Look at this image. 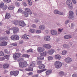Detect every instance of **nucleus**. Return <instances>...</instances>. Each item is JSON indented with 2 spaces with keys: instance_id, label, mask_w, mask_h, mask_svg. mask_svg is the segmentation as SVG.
Listing matches in <instances>:
<instances>
[{
  "instance_id": "1a4fd4ad",
  "label": "nucleus",
  "mask_w": 77,
  "mask_h": 77,
  "mask_svg": "<svg viewBox=\"0 0 77 77\" xmlns=\"http://www.w3.org/2000/svg\"><path fill=\"white\" fill-rule=\"evenodd\" d=\"M64 60L66 63H71L72 62V59L69 57L67 58Z\"/></svg>"
},
{
  "instance_id": "c03bdc74",
  "label": "nucleus",
  "mask_w": 77,
  "mask_h": 77,
  "mask_svg": "<svg viewBox=\"0 0 77 77\" xmlns=\"http://www.w3.org/2000/svg\"><path fill=\"white\" fill-rule=\"evenodd\" d=\"M29 32L31 33H35V30H34V29H31L29 30Z\"/></svg>"
},
{
  "instance_id": "2f4dec72",
  "label": "nucleus",
  "mask_w": 77,
  "mask_h": 77,
  "mask_svg": "<svg viewBox=\"0 0 77 77\" xmlns=\"http://www.w3.org/2000/svg\"><path fill=\"white\" fill-rule=\"evenodd\" d=\"M28 5L29 6H32V1H31V0H26Z\"/></svg>"
},
{
  "instance_id": "9b49d317",
  "label": "nucleus",
  "mask_w": 77,
  "mask_h": 77,
  "mask_svg": "<svg viewBox=\"0 0 77 77\" xmlns=\"http://www.w3.org/2000/svg\"><path fill=\"white\" fill-rule=\"evenodd\" d=\"M19 26H21L22 27H24L26 26V24L24 22V21L21 20L20 21Z\"/></svg>"
},
{
  "instance_id": "ddd939ff",
  "label": "nucleus",
  "mask_w": 77,
  "mask_h": 77,
  "mask_svg": "<svg viewBox=\"0 0 77 77\" xmlns=\"http://www.w3.org/2000/svg\"><path fill=\"white\" fill-rule=\"evenodd\" d=\"M51 34H52V35H56L57 34V31L53 29L51 30Z\"/></svg>"
},
{
  "instance_id": "de8ad7c7",
  "label": "nucleus",
  "mask_w": 77,
  "mask_h": 77,
  "mask_svg": "<svg viewBox=\"0 0 77 77\" xmlns=\"http://www.w3.org/2000/svg\"><path fill=\"white\" fill-rule=\"evenodd\" d=\"M48 60H52L53 59V57L50 56L48 57Z\"/></svg>"
},
{
  "instance_id": "6e6d98bb",
  "label": "nucleus",
  "mask_w": 77,
  "mask_h": 77,
  "mask_svg": "<svg viewBox=\"0 0 77 77\" xmlns=\"http://www.w3.org/2000/svg\"><path fill=\"white\" fill-rule=\"evenodd\" d=\"M6 33H7V34H8V35H9L10 34V32L9 31L7 30L6 31Z\"/></svg>"
},
{
  "instance_id": "4468645a",
  "label": "nucleus",
  "mask_w": 77,
  "mask_h": 77,
  "mask_svg": "<svg viewBox=\"0 0 77 77\" xmlns=\"http://www.w3.org/2000/svg\"><path fill=\"white\" fill-rule=\"evenodd\" d=\"M7 44H8V43L6 42H2L0 43V47H2L3 46H6V45H7Z\"/></svg>"
},
{
  "instance_id": "680f3d73",
  "label": "nucleus",
  "mask_w": 77,
  "mask_h": 77,
  "mask_svg": "<svg viewBox=\"0 0 77 77\" xmlns=\"http://www.w3.org/2000/svg\"><path fill=\"white\" fill-rule=\"evenodd\" d=\"M63 30V29H59L58 30V32H62V31Z\"/></svg>"
},
{
  "instance_id": "79ce46f5",
  "label": "nucleus",
  "mask_w": 77,
  "mask_h": 77,
  "mask_svg": "<svg viewBox=\"0 0 77 77\" xmlns=\"http://www.w3.org/2000/svg\"><path fill=\"white\" fill-rule=\"evenodd\" d=\"M26 51L27 53H33V50L30 49H29L27 50Z\"/></svg>"
},
{
  "instance_id": "338daca9",
  "label": "nucleus",
  "mask_w": 77,
  "mask_h": 77,
  "mask_svg": "<svg viewBox=\"0 0 77 77\" xmlns=\"http://www.w3.org/2000/svg\"><path fill=\"white\" fill-rule=\"evenodd\" d=\"M72 1L74 4H75V3H76V2L75 1V0H72Z\"/></svg>"
},
{
  "instance_id": "20e7f679",
  "label": "nucleus",
  "mask_w": 77,
  "mask_h": 77,
  "mask_svg": "<svg viewBox=\"0 0 77 77\" xmlns=\"http://www.w3.org/2000/svg\"><path fill=\"white\" fill-rule=\"evenodd\" d=\"M66 3L67 5H68L69 6V8L70 9H72V2L70 0H67L66 1Z\"/></svg>"
},
{
  "instance_id": "72a5a7b5",
  "label": "nucleus",
  "mask_w": 77,
  "mask_h": 77,
  "mask_svg": "<svg viewBox=\"0 0 77 77\" xmlns=\"http://www.w3.org/2000/svg\"><path fill=\"white\" fill-rule=\"evenodd\" d=\"M18 73H19V72H18V71H14V75H18Z\"/></svg>"
},
{
  "instance_id": "5fc2aeb1",
  "label": "nucleus",
  "mask_w": 77,
  "mask_h": 77,
  "mask_svg": "<svg viewBox=\"0 0 77 77\" xmlns=\"http://www.w3.org/2000/svg\"><path fill=\"white\" fill-rule=\"evenodd\" d=\"M23 4L24 6L26 7V6H27V4H26V3L24 2H23Z\"/></svg>"
},
{
  "instance_id": "a18cd8bd",
  "label": "nucleus",
  "mask_w": 77,
  "mask_h": 77,
  "mask_svg": "<svg viewBox=\"0 0 77 77\" xmlns=\"http://www.w3.org/2000/svg\"><path fill=\"white\" fill-rule=\"evenodd\" d=\"M4 1L5 2L8 3H10V2H11V0H4Z\"/></svg>"
},
{
  "instance_id": "6ab92c4d",
  "label": "nucleus",
  "mask_w": 77,
  "mask_h": 77,
  "mask_svg": "<svg viewBox=\"0 0 77 77\" xmlns=\"http://www.w3.org/2000/svg\"><path fill=\"white\" fill-rule=\"evenodd\" d=\"M72 38V36L70 35H66L64 36V39H70V38Z\"/></svg>"
},
{
  "instance_id": "f257e3e1",
  "label": "nucleus",
  "mask_w": 77,
  "mask_h": 77,
  "mask_svg": "<svg viewBox=\"0 0 77 77\" xmlns=\"http://www.w3.org/2000/svg\"><path fill=\"white\" fill-rule=\"evenodd\" d=\"M24 16L26 17H27L29 16V15H32V12L30 11V9L26 8L25 9V11L23 13Z\"/></svg>"
},
{
  "instance_id": "412c9836",
  "label": "nucleus",
  "mask_w": 77,
  "mask_h": 77,
  "mask_svg": "<svg viewBox=\"0 0 77 77\" xmlns=\"http://www.w3.org/2000/svg\"><path fill=\"white\" fill-rule=\"evenodd\" d=\"M44 57L43 56L38 57L37 58V59L38 60H44Z\"/></svg>"
},
{
  "instance_id": "5701e85b",
  "label": "nucleus",
  "mask_w": 77,
  "mask_h": 77,
  "mask_svg": "<svg viewBox=\"0 0 77 77\" xmlns=\"http://www.w3.org/2000/svg\"><path fill=\"white\" fill-rule=\"evenodd\" d=\"M55 57L56 59H58V60H60L61 57L60 56L59 54L56 55L55 56Z\"/></svg>"
},
{
  "instance_id": "bb28decb",
  "label": "nucleus",
  "mask_w": 77,
  "mask_h": 77,
  "mask_svg": "<svg viewBox=\"0 0 77 77\" xmlns=\"http://www.w3.org/2000/svg\"><path fill=\"white\" fill-rule=\"evenodd\" d=\"M46 70H47V69H44L42 70H38L37 71V72L38 73H41V72H42L45 71H46Z\"/></svg>"
},
{
  "instance_id": "69168bd1",
  "label": "nucleus",
  "mask_w": 77,
  "mask_h": 77,
  "mask_svg": "<svg viewBox=\"0 0 77 77\" xmlns=\"http://www.w3.org/2000/svg\"><path fill=\"white\" fill-rule=\"evenodd\" d=\"M5 39V37H1L0 38V41H1H1H2V40H3V39Z\"/></svg>"
},
{
  "instance_id": "f3484780",
  "label": "nucleus",
  "mask_w": 77,
  "mask_h": 77,
  "mask_svg": "<svg viewBox=\"0 0 77 77\" xmlns=\"http://www.w3.org/2000/svg\"><path fill=\"white\" fill-rule=\"evenodd\" d=\"M54 50L53 49L49 50L48 51V53L49 54H50L51 55H52V54H53L54 53Z\"/></svg>"
},
{
  "instance_id": "4d7b16f0",
  "label": "nucleus",
  "mask_w": 77,
  "mask_h": 77,
  "mask_svg": "<svg viewBox=\"0 0 77 77\" xmlns=\"http://www.w3.org/2000/svg\"><path fill=\"white\" fill-rule=\"evenodd\" d=\"M72 77H77V75L76 74L74 73L72 75Z\"/></svg>"
},
{
  "instance_id": "052dcab7",
  "label": "nucleus",
  "mask_w": 77,
  "mask_h": 77,
  "mask_svg": "<svg viewBox=\"0 0 77 77\" xmlns=\"http://www.w3.org/2000/svg\"><path fill=\"white\" fill-rule=\"evenodd\" d=\"M33 28H36V25L35 24H33L32 26Z\"/></svg>"
},
{
  "instance_id": "393cba45",
  "label": "nucleus",
  "mask_w": 77,
  "mask_h": 77,
  "mask_svg": "<svg viewBox=\"0 0 77 77\" xmlns=\"http://www.w3.org/2000/svg\"><path fill=\"white\" fill-rule=\"evenodd\" d=\"M15 8V6L14 5H11L10 6L8 7V9L9 10H10L11 11L12 10H13Z\"/></svg>"
},
{
  "instance_id": "37998d69",
  "label": "nucleus",
  "mask_w": 77,
  "mask_h": 77,
  "mask_svg": "<svg viewBox=\"0 0 77 77\" xmlns=\"http://www.w3.org/2000/svg\"><path fill=\"white\" fill-rule=\"evenodd\" d=\"M67 53V51H63L62 52V55H65L66 53Z\"/></svg>"
},
{
  "instance_id": "4be33fe9",
  "label": "nucleus",
  "mask_w": 77,
  "mask_h": 77,
  "mask_svg": "<svg viewBox=\"0 0 77 77\" xmlns=\"http://www.w3.org/2000/svg\"><path fill=\"white\" fill-rule=\"evenodd\" d=\"M51 72H52V70H49L47 71L46 72V75L50 74Z\"/></svg>"
},
{
  "instance_id": "423d86ee",
  "label": "nucleus",
  "mask_w": 77,
  "mask_h": 77,
  "mask_svg": "<svg viewBox=\"0 0 77 77\" xmlns=\"http://www.w3.org/2000/svg\"><path fill=\"white\" fill-rule=\"evenodd\" d=\"M21 56V54L20 53H17L13 55V57L17 60L18 58H19Z\"/></svg>"
},
{
  "instance_id": "dca6fc26",
  "label": "nucleus",
  "mask_w": 77,
  "mask_h": 77,
  "mask_svg": "<svg viewBox=\"0 0 77 77\" xmlns=\"http://www.w3.org/2000/svg\"><path fill=\"white\" fill-rule=\"evenodd\" d=\"M39 29L40 30H45V26L44 25H42L39 26Z\"/></svg>"
},
{
  "instance_id": "774afa93",
  "label": "nucleus",
  "mask_w": 77,
  "mask_h": 77,
  "mask_svg": "<svg viewBox=\"0 0 77 77\" xmlns=\"http://www.w3.org/2000/svg\"><path fill=\"white\" fill-rule=\"evenodd\" d=\"M38 77V75H35L33 76H32V77Z\"/></svg>"
},
{
  "instance_id": "a878e982",
  "label": "nucleus",
  "mask_w": 77,
  "mask_h": 77,
  "mask_svg": "<svg viewBox=\"0 0 77 77\" xmlns=\"http://www.w3.org/2000/svg\"><path fill=\"white\" fill-rule=\"evenodd\" d=\"M17 13H21V14H24V11L23 10H22L21 9L19 8L18 10L17 11Z\"/></svg>"
},
{
  "instance_id": "0eeeda50",
  "label": "nucleus",
  "mask_w": 77,
  "mask_h": 77,
  "mask_svg": "<svg viewBox=\"0 0 77 77\" xmlns=\"http://www.w3.org/2000/svg\"><path fill=\"white\" fill-rule=\"evenodd\" d=\"M11 38L12 40H19V36L17 35H13L11 37Z\"/></svg>"
},
{
  "instance_id": "3c124183",
  "label": "nucleus",
  "mask_w": 77,
  "mask_h": 77,
  "mask_svg": "<svg viewBox=\"0 0 77 77\" xmlns=\"http://www.w3.org/2000/svg\"><path fill=\"white\" fill-rule=\"evenodd\" d=\"M36 33H41V31L40 30H38L36 31Z\"/></svg>"
},
{
  "instance_id": "c85d7f7f",
  "label": "nucleus",
  "mask_w": 77,
  "mask_h": 77,
  "mask_svg": "<svg viewBox=\"0 0 77 77\" xmlns=\"http://www.w3.org/2000/svg\"><path fill=\"white\" fill-rule=\"evenodd\" d=\"M38 68H39V69H43L44 68H45V66L44 64H41V65H40L38 66Z\"/></svg>"
},
{
  "instance_id": "c9c22d12",
  "label": "nucleus",
  "mask_w": 77,
  "mask_h": 77,
  "mask_svg": "<svg viewBox=\"0 0 77 77\" xmlns=\"http://www.w3.org/2000/svg\"><path fill=\"white\" fill-rule=\"evenodd\" d=\"M4 6V3L2 2L0 3V8H2Z\"/></svg>"
},
{
  "instance_id": "cd10ccee",
  "label": "nucleus",
  "mask_w": 77,
  "mask_h": 77,
  "mask_svg": "<svg viewBox=\"0 0 77 77\" xmlns=\"http://www.w3.org/2000/svg\"><path fill=\"white\" fill-rule=\"evenodd\" d=\"M22 38L25 39H29V37H27V35L25 34L22 36Z\"/></svg>"
},
{
  "instance_id": "f03ea898",
  "label": "nucleus",
  "mask_w": 77,
  "mask_h": 77,
  "mask_svg": "<svg viewBox=\"0 0 77 77\" xmlns=\"http://www.w3.org/2000/svg\"><path fill=\"white\" fill-rule=\"evenodd\" d=\"M54 65L56 68L59 69V68H60L62 66V63L59 61H57L55 62Z\"/></svg>"
},
{
  "instance_id": "e2e57ef3",
  "label": "nucleus",
  "mask_w": 77,
  "mask_h": 77,
  "mask_svg": "<svg viewBox=\"0 0 77 77\" xmlns=\"http://www.w3.org/2000/svg\"><path fill=\"white\" fill-rule=\"evenodd\" d=\"M12 45H13V46H17V43H13L12 44Z\"/></svg>"
},
{
  "instance_id": "f704fd0d",
  "label": "nucleus",
  "mask_w": 77,
  "mask_h": 77,
  "mask_svg": "<svg viewBox=\"0 0 77 77\" xmlns=\"http://www.w3.org/2000/svg\"><path fill=\"white\" fill-rule=\"evenodd\" d=\"M3 11H6L8 9V6L7 5H5L3 8H2Z\"/></svg>"
},
{
  "instance_id": "e433bc0d",
  "label": "nucleus",
  "mask_w": 77,
  "mask_h": 77,
  "mask_svg": "<svg viewBox=\"0 0 77 77\" xmlns=\"http://www.w3.org/2000/svg\"><path fill=\"white\" fill-rule=\"evenodd\" d=\"M4 51L5 53H7V54H9V53H10L9 51V50H8V49H4Z\"/></svg>"
},
{
  "instance_id": "58836bf2",
  "label": "nucleus",
  "mask_w": 77,
  "mask_h": 77,
  "mask_svg": "<svg viewBox=\"0 0 77 77\" xmlns=\"http://www.w3.org/2000/svg\"><path fill=\"white\" fill-rule=\"evenodd\" d=\"M23 57H27L29 58V55L27 54H24L22 55Z\"/></svg>"
},
{
  "instance_id": "603ef678",
  "label": "nucleus",
  "mask_w": 77,
  "mask_h": 77,
  "mask_svg": "<svg viewBox=\"0 0 77 77\" xmlns=\"http://www.w3.org/2000/svg\"><path fill=\"white\" fill-rule=\"evenodd\" d=\"M14 71H12L10 72V75H14Z\"/></svg>"
},
{
  "instance_id": "13d9d810",
  "label": "nucleus",
  "mask_w": 77,
  "mask_h": 77,
  "mask_svg": "<svg viewBox=\"0 0 77 77\" xmlns=\"http://www.w3.org/2000/svg\"><path fill=\"white\" fill-rule=\"evenodd\" d=\"M34 21L35 22V23H38L39 22V20L38 19H35L34 20Z\"/></svg>"
},
{
  "instance_id": "39448f33",
  "label": "nucleus",
  "mask_w": 77,
  "mask_h": 77,
  "mask_svg": "<svg viewBox=\"0 0 77 77\" xmlns=\"http://www.w3.org/2000/svg\"><path fill=\"white\" fill-rule=\"evenodd\" d=\"M19 66L20 68H24L26 67V66H27L28 65L26 62H22L21 63H20V62H19Z\"/></svg>"
},
{
  "instance_id": "a211bd4d",
  "label": "nucleus",
  "mask_w": 77,
  "mask_h": 77,
  "mask_svg": "<svg viewBox=\"0 0 77 77\" xmlns=\"http://www.w3.org/2000/svg\"><path fill=\"white\" fill-rule=\"evenodd\" d=\"M11 18V14L9 13H7L5 15V19H9Z\"/></svg>"
},
{
  "instance_id": "7c9ffc66",
  "label": "nucleus",
  "mask_w": 77,
  "mask_h": 77,
  "mask_svg": "<svg viewBox=\"0 0 77 77\" xmlns=\"http://www.w3.org/2000/svg\"><path fill=\"white\" fill-rule=\"evenodd\" d=\"M59 75L60 76H62V75H65V73L63 71H61L59 72Z\"/></svg>"
},
{
  "instance_id": "473e14b6",
  "label": "nucleus",
  "mask_w": 77,
  "mask_h": 77,
  "mask_svg": "<svg viewBox=\"0 0 77 77\" xmlns=\"http://www.w3.org/2000/svg\"><path fill=\"white\" fill-rule=\"evenodd\" d=\"M3 68L4 69L8 68H9V65L6 64H4Z\"/></svg>"
},
{
  "instance_id": "ea45409f",
  "label": "nucleus",
  "mask_w": 77,
  "mask_h": 77,
  "mask_svg": "<svg viewBox=\"0 0 77 77\" xmlns=\"http://www.w3.org/2000/svg\"><path fill=\"white\" fill-rule=\"evenodd\" d=\"M24 58H20L18 60V61L20 62H23V61H24Z\"/></svg>"
},
{
  "instance_id": "0e129e2a",
  "label": "nucleus",
  "mask_w": 77,
  "mask_h": 77,
  "mask_svg": "<svg viewBox=\"0 0 77 77\" xmlns=\"http://www.w3.org/2000/svg\"><path fill=\"white\" fill-rule=\"evenodd\" d=\"M33 74V73L32 72H30L28 73L29 75H31Z\"/></svg>"
},
{
  "instance_id": "09e8293b",
  "label": "nucleus",
  "mask_w": 77,
  "mask_h": 77,
  "mask_svg": "<svg viewBox=\"0 0 77 77\" xmlns=\"http://www.w3.org/2000/svg\"><path fill=\"white\" fill-rule=\"evenodd\" d=\"M38 65H42V61H38L37 62Z\"/></svg>"
},
{
  "instance_id": "4c0bfd02",
  "label": "nucleus",
  "mask_w": 77,
  "mask_h": 77,
  "mask_svg": "<svg viewBox=\"0 0 77 77\" xmlns=\"http://www.w3.org/2000/svg\"><path fill=\"white\" fill-rule=\"evenodd\" d=\"M63 46L64 47V48H69V45H68L66 44H64L63 45Z\"/></svg>"
},
{
  "instance_id": "9d476101",
  "label": "nucleus",
  "mask_w": 77,
  "mask_h": 77,
  "mask_svg": "<svg viewBox=\"0 0 77 77\" xmlns=\"http://www.w3.org/2000/svg\"><path fill=\"white\" fill-rule=\"evenodd\" d=\"M44 48H45L47 49H50L51 48V45L49 44H46L43 45Z\"/></svg>"
},
{
  "instance_id": "b1692460",
  "label": "nucleus",
  "mask_w": 77,
  "mask_h": 77,
  "mask_svg": "<svg viewBox=\"0 0 77 77\" xmlns=\"http://www.w3.org/2000/svg\"><path fill=\"white\" fill-rule=\"evenodd\" d=\"M13 24L19 26L20 24V21H17V20L14 21L13 22Z\"/></svg>"
},
{
  "instance_id": "7ed1b4c3",
  "label": "nucleus",
  "mask_w": 77,
  "mask_h": 77,
  "mask_svg": "<svg viewBox=\"0 0 77 77\" xmlns=\"http://www.w3.org/2000/svg\"><path fill=\"white\" fill-rule=\"evenodd\" d=\"M35 66V63H34L33 62L32 63H31L30 65L29 66V67L30 68V69H26V71H33V67H34Z\"/></svg>"
},
{
  "instance_id": "49530a36",
  "label": "nucleus",
  "mask_w": 77,
  "mask_h": 77,
  "mask_svg": "<svg viewBox=\"0 0 77 77\" xmlns=\"http://www.w3.org/2000/svg\"><path fill=\"white\" fill-rule=\"evenodd\" d=\"M4 56V52L3 51H0V56Z\"/></svg>"
},
{
  "instance_id": "bf43d9fd",
  "label": "nucleus",
  "mask_w": 77,
  "mask_h": 77,
  "mask_svg": "<svg viewBox=\"0 0 77 77\" xmlns=\"http://www.w3.org/2000/svg\"><path fill=\"white\" fill-rule=\"evenodd\" d=\"M69 20H66L65 22V24H68L69 23Z\"/></svg>"
},
{
  "instance_id": "864d4df0",
  "label": "nucleus",
  "mask_w": 77,
  "mask_h": 77,
  "mask_svg": "<svg viewBox=\"0 0 77 77\" xmlns=\"http://www.w3.org/2000/svg\"><path fill=\"white\" fill-rule=\"evenodd\" d=\"M58 14L59 15H63V12H60V11H59Z\"/></svg>"
},
{
  "instance_id": "aec40b11",
  "label": "nucleus",
  "mask_w": 77,
  "mask_h": 77,
  "mask_svg": "<svg viewBox=\"0 0 77 77\" xmlns=\"http://www.w3.org/2000/svg\"><path fill=\"white\" fill-rule=\"evenodd\" d=\"M19 31V29L18 28H14L13 30V32L14 34H15V33L18 32Z\"/></svg>"
},
{
  "instance_id": "f8f14e48",
  "label": "nucleus",
  "mask_w": 77,
  "mask_h": 77,
  "mask_svg": "<svg viewBox=\"0 0 77 77\" xmlns=\"http://www.w3.org/2000/svg\"><path fill=\"white\" fill-rule=\"evenodd\" d=\"M38 50L39 53H42L44 51L45 49L43 48L38 47Z\"/></svg>"
},
{
  "instance_id": "2eb2a0df",
  "label": "nucleus",
  "mask_w": 77,
  "mask_h": 77,
  "mask_svg": "<svg viewBox=\"0 0 77 77\" xmlns=\"http://www.w3.org/2000/svg\"><path fill=\"white\" fill-rule=\"evenodd\" d=\"M44 38L45 40V41H50V39H51L50 36H45L44 37Z\"/></svg>"
},
{
  "instance_id": "6e6552de",
  "label": "nucleus",
  "mask_w": 77,
  "mask_h": 77,
  "mask_svg": "<svg viewBox=\"0 0 77 77\" xmlns=\"http://www.w3.org/2000/svg\"><path fill=\"white\" fill-rule=\"evenodd\" d=\"M69 19H72L73 18V15H74V12L72 11H70L69 12Z\"/></svg>"
},
{
  "instance_id": "a19ab883",
  "label": "nucleus",
  "mask_w": 77,
  "mask_h": 77,
  "mask_svg": "<svg viewBox=\"0 0 77 77\" xmlns=\"http://www.w3.org/2000/svg\"><path fill=\"white\" fill-rule=\"evenodd\" d=\"M54 12L55 14H59V11L57 10H55L54 11Z\"/></svg>"
},
{
  "instance_id": "8fccbe9b",
  "label": "nucleus",
  "mask_w": 77,
  "mask_h": 77,
  "mask_svg": "<svg viewBox=\"0 0 77 77\" xmlns=\"http://www.w3.org/2000/svg\"><path fill=\"white\" fill-rule=\"evenodd\" d=\"M15 5L16 6H17V7L19 6L20 5V3H19V2H16Z\"/></svg>"
},
{
  "instance_id": "c756f323",
  "label": "nucleus",
  "mask_w": 77,
  "mask_h": 77,
  "mask_svg": "<svg viewBox=\"0 0 77 77\" xmlns=\"http://www.w3.org/2000/svg\"><path fill=\"white\" fill-rule=\"evenodd\" d=\"M47 54V51H45L41 53L40 54L41 56H45Z\"/></svg>"
}]
</instances>
